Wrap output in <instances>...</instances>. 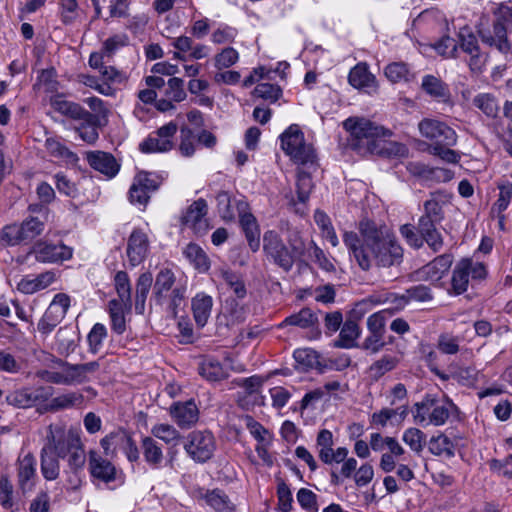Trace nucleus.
<instances>
[{
    "label": "nucleus",
    "instance_id": "obj_1",
    "mask_svg": "<svg viewBox=\"0 0 512 512\" xmlns=\"http://www.w3.org/2000/svg\"><path fill=\"white\" fill-rule=\"evenodd\" d=\"M358 229L365 241V254L368 259V265L360 266L363 271H369L373 266L390 268L402 262L403 249L387 225L363 219L359 222Z\"/></svg>",
    "mask_w": 512,
    "mask_h": 512
},
{
    "label": "nucleus",
    "instance_id": "obj_2",
    "mask_svg": "<svg viewBox=\"0 0 512 512\" xmlns=\"http://www.w3.org/2000/svg\"><path fill=\"white\" fill-rule=\"evenodd\" d=\"M42 449L67 459L72 472L81 470L86 461L85 452L78 432L63 423H53L47 428L46 441Z\"/></svg>",
    "mask_w": 512,
    "mask_h": 512
},
{
    "label": "nucleus",
    "instance_id": "obj_3",
    "mask_svg": "<svg viewBox=\"0 0 512 512\" xmlns=\"http://www.w3.org/2000/svg\"><path fill=\"white\" fill-rule=\"evenodd\" d=\"M287 241L288 246L275 230H267L263 234V252L266 258L286 272L292 269L296 258L304 256L307 249L297 230L290 232Z\"/></svg>",
    "mask_w": 512,
    "mask_h": 512
},
{
    "label": "nucleus",
    "instance_id": "obj_4",
    "mask_svg": "<svg viewBox=\"0 0 512 512\" xmlns=\"http://www.w3.org/2000/svg\"><path fill=\"white\" fill-rule=\"evenodd\" d=\"M343 126L350 133L349 145L361 155L381 154L385 149L383 139L391 136L390 130L364 118H348Z\"/></svg>",
    "mask_w": 512,
    "mask_h": 512
},
{
    "label": "nucleus",
    "instance_id": "obj_5",
    "mask_svg": "<svg viewBox=\"0 0 512 512\" xmlns=\"http://www.w3.org/2000/svg\"><path fill=\"white\" fill-rule=\"evenodd\" d=\"M456 411L457 406L450 399L445 398L440 401L433 395L427 394L422 401L415 403L413 418L415 423L423 427L442 426Z\"/></svg>",
    "mask_w": 512,
    "mask_h": 512
},
{
    "label": "nucleus",
    "instance_id": "obj_6",
    "mask_svg": "<svg viewBox=\"0 0 512 512\" xmlns=\"http://www.w3.org/2000/svg\"><path fill=\"white\" fill-rule=\"evenodd\" d=\"M281 148L290 159L301 166L314 168L316 154L311 144L306 143L298 125L292 124L281 135Z\"/></svg>",
    "mask_w": 512,
    "mask_h": 512
},
{
    "label": "nucleus",
    "instance_id": "obj_7",
    "mask_svg": "<svg viewBox=\"0 0 512 512\" xmlns=\"http://www.w3.org/2000/svg\"><path fill=\"white\" fill-rule=\"evenodd\" d=\"M494 15L495 21L492 30L479 31L481 40L490 47H495L501 53H507L511 47L507 27H512V8L506 4H500Z\"/></svg>",
    "mask_w": 512,
    "mask_h": 512
},
{
    "label": "nucleus",
    "instance_id": "obj_8",
    "mask_svg": "<svg viewBox=\"0 0 512 512\" xmlns=\"http://www.w3.org/2000/svg\"><path fill=\"white\" fill-rule=\"evenodd\" d=\"M45 222L39 216H29L21 223H13L3 227L0 241L6 246L27 243L42 234Z\"/></svg>",
    "mask_w": 512,
    "mask_h": 512
},
{
    "label": "nucleus",
    "instance_id": "obj_9",
    "mask_svg": "<svg viewBox=\"0 0 512 512\" xmlns=\"http://www.w3.org/2000/svg\"><path fill=\"white\" fill-rule=\"evenodd\" d=\"M216 449L214 435L208 430H195L186 437L184 450L197 463L210 460Z\"/></svg>",
    "mask_w": 512,
    "mask_h": 512
},
{
    "label": "nucleus",
    "instance_id": "obj_10",
    "mask_svg": "<svg viewBox=\"0 0 512 512\" xmlns=\"http://www.w3.org/2000/svg\"><path fill=\"white\" fill-rule=\"evenodd\" d=\"M487 270L484 264L473 262L470 259H462L457 263L453 270L451 286L456 295H460L467 291L469 278L484 279Z\"/></svg>",
    "mask_w": 512,
    "mask_h": 512
},
{
    "label": "nucleus",
    "instance_id": "obj_11",
    "mask_svg": "<svg viewBox=\"0 0 512 512\" xmlns=\"http://www.w3.org/2000/svg\"><path fill=\"white\" fill-rule=\"evenodd\" d=\"M161 183L162 178L159 175L150 172H139L134 177L129 189L130 202L145 207L149 202L151 193L155 192Z\"/></svg>",
    "mask_w": 512,
    "mask_h": 512
},
{
    "label": "nucleus",
    "instance_id": "obj_12",
    "mask_svg": "<svg viewBox=\"0 0 512 512\" xmlns=\"http://www.w3.org/2000/svg\"><path fill=\"white\" fill-rule=\"evenodd\" d=\"M30 254L40 263H62L72 258L73 249L62 242L40 240L33 245Z\"/></svg>",
    "mask_w": 512,
    "mask_h": 512
},
{
    "label": "nucleus",
    "instance_id": "obj_13",
    "mask_svg": "<svg viewBox=\"0 0 512 512\" xmlns=\"http://www.w3.org/2000/svg\"><path fill=\"white\" fill-rule=\"evenodd\" d=\"M421 135L434 142V145L454 146L457 142L456 132L446 123L437 119L425 118L418 124Z\"/></svg>",
    "mask_w": 512,
    "mask_h": 512
},
{
    "label": "nucleus",
    "instance_id": "obj_14",
    "mask_svg": "<svg viewBox=\"0 0 512 512\" xmlns=\"http://www.w3.org/2000/svg\"><path fill=\"white\" fill-rule=\"evenodd\" d=\"M69 307L70 297L64 293L56 294L38 322V330L43 334L50 333L64 319Z\"/></svg>",
    "mask_w": 512,
    "mask_h": 512
},
{
    "label": "nucleus",
    "instance_id": "obj_15",
    "mask_svg": "<svg viewBox=\"0 0 512 512\" xmlns=\"http://www.w3.org/2000/svg\"><path fill=\"white\" fill-rule=\"evenodd\" d=\"M177 129V124L174 122L163 125L140 143V150L143 153H161L171 150Z\"/></svg>",
    "mask_w": 512,
    "mask_h": 512
},
{
    "label": "nucleus",
    "instance_id": "obj_16",
    "mask_svg": "<svg viewBox=\"0 0 512 512\" xmlns=\"http://www.w3.org/2000/svg\"><path fill=\"white\" fill-rule=\"evenodd\" d=\"M236 209L248 246L253 252H257L260 248V228L257 219L249 212V205L244 200H237Z\"/></svg>",
    "mask_w": 512,
    "mask_h": 512
},
{
    "label": "nucleus",
    "instance_id": "obj_17",
    "mask_svg": "<svg viewBox=\"0 0 512 512\" xmlns=\"http://www.w3.org/2000/svg\"><path fill=\"white\" fill-rule=\"evenodd\" d=\"M59 365L64 370L66 385L81 384L89 381L91 375L95 374L100 367L97 361L83 364H70L66 361H59Z\"/></svg>",
    "mask_w": 512,
    "mask_h": 512
},
{
    "label": "nucleus",
    "instance_id": "obj_18",
    "mask_svg": "<svg viewBox=\"0 0 512 512\" xmlns=\"http://www.w3.org/2000/svg\"><path fill=\"white\" fill-rule=\"evenodd\" d=\"M149 250L148 236L141 230L135 229L131 233L127 242L126 254L132 267L141 264Z\"/></svg>",
    "mask_w": 512,
    "mask_h": 512
},
{
    "label": "nucleus",
    "instance_id": "obj_19",
    "mask_svg": "<svg viewBox=\"0 0 512 512\" xmlns=\"http://www.w3.org/2000/svg\"><path fill=\"white\" fill-rule=\"evenodd\" d=\"M170 415L182 429L190 428L199 419V409L193 400L175 402L170 406Z\"/></svg>",
    "mask_w": 512,
    "mask_h": 512
},
{
    "label": "nucleus",
    "instance_id": "obj_20",
    "mask_svg": "<svg viewBox=\"0 0 512 512\" xmlns=\"http://www.w3.org/2000/svg\"><path fill=\"white\" fill-rule=\"evenodd\" d=\"M459 39L461 49L470 55L471 70L480 71L486 62V56L480 52L476 36L468 29H461Z\"/></svg>",
    "mask_w": 512,
    "mask_h": 512
},
{
    "label": "nucleus",
    "instance_id": "obj_21",
    "mask_svg": "<svg viewBox=\"0 0 512 512\" xmlns=\"http://www.w3.org/2000/svg\"><path fill=\"white\" fill-rule=\"evenodd\" d=\"M37 461L35 457L28 453L19 458L17 465L18 486L23 493L30 492L37 479Z\"/></svg>",
    "mask_w": 512,
    "mask_h": 512
},
{
    "label": "nucleus",
    "instance_id": "obj_22",
    "mask_svg": "<svg viewBox=\"0 0 512 512\" xmlns=\"http://www.w3.org/2000/svg\"><path fill=\"white\" fill-rule=\"evenodd\" d=\"M207 203L204 199L193 202L182 217L185 226L193 229L196 233H204L207 228Z\"/></svg>",
    "mask_w": 512,
    "mask_h": 512
},
{
    "label": "nucleus",
    "instance_id": "obj_23",
    "mask_svg": "<svg viewBox=\"0 0 512 512\" xmlns=\"http://www.w3.org/2000/svg\"><path fill=\"white\" fill-rule=\"evenodd\" d=\"M87 161L93 169L106 175L108 178L114 177L120 168L112 154L102 151L87 153Z\"/></svg>",
    "mask_w": 512,
    "mask_h": 512
},
{
    "label": "nucleus",
    "instance_id": "obj_24",
    "mask_svg": "<svg viewBox=\"0 0 512 512\" xmlns=\"http://www.w3.org/2000/svg\"><path fill=\"white\" fill-rule=\"evenodd\" d=\"M89 470L94 478L105 483L114 481L116 478V469L107 459L102 458L97 452L89 453Z\"/></svg>",
    "mask_w": 512,
    "mask_h": 512
},
{
    "label": "nucleus",
    "instance_id": "obj_25",
    "mask_svg": "<svg viewBox=\"0 0 512 512\" xmlns=\"http://www.w3.org/2000/svg\"><path fill=\"white\" fill-rule=\"evenodd\" d=\"M55 111L74 120L91 121L94 116L80 104L65 100L62 96H55L51 100Z\"/></svg>",
    "mask_w": 512,
    "mask_h": 512
},
{
    "label": "nucleus",
    "instance_id": "obj_26",
    "mask_svg": "<svg viewBox=\"0 0 512 512\" xmlns=\"http://www.w3.org/2000/svg\"><path fill=\"white\" fill-rule=\"evenodd\" d=\"M199 374L209 382H219L229 377V368L214 357H205L198 367Z\"/></svg>",
    "mask_w": 512,
    "mask_h": 512
},
{
    "label": "nucleus",
    "instance_id": "obj_27",
    "mask_svg": "<svg viewBox=\"0 0 512 512\" xmlns=\"http://www.w3.org/2000/svg\"><path fill=\"white\" fill-rule=\"evenodd\" d=\"M56 280V274L53 271H45L34 277L26 276L17 284V289L24 294H33L46 289Z\"/></svg>",
    "mask_w": 512,
    "mask_h": 512
},
{
    "label": "nucleus",
    "instance_id": "obj_28",
    "mask_svg": "<svg viewBox=\"0 0 512 512\" xmlns=\"http://www.w3.org/2000/svg\"><path fill=\"white\" fill-rule=\"evenodd\" d=\"M212 307V297L204 292H199L192 298L191 308L198 327L203 328L207 324Z\"/></svg>",
    "mask_w": 512,
    "mask_h": 512
},
{
    "label": "nucleus",
    "instance_id": "obj_29",
    "mask_svg": "<svg viewBox=\"0 0 512 512\" xmlns=\"http://www.w3.org/2000/svg\"><path fill=\"white\" fill-rule=\"evenodd\" d=\"M175 282L173 272L168 269L161 270L156 277L152 299L157 305L163 306L166 301V295L171 290Z\"/></svg>",
    "mask_w": 512,
    "mask_h": 512
},
{
    "label": "nucleus",
    "instance_id": "obj_30",
    "mask_svg": "<svg viewBox=\"0 0 512 512\" xmlns=\"http://www.w3.org/2000/svg\"><path fill=\"white\" fill-rule=\"evenodd\" d=\"M422 90L439 102H447L450 98V90L440 78L434 75H425L421 83Z\"/></svg>",
    "mask_w": 512,
    "mask_h": 512
},
{
    "label": "nucleus",
    "instance_id": "obj_31",
    "mask_svg": "<svg viewBox=\"0 0 512 512\" xmlns=\"http://www.w3.org/2000/svg\"><path fill=\"white\" fill-rule=\"evenodd\" d=\"M343 242L359 267L368 265V259L365 254V241L362 237L360 242L357 233L353 231H346L343 235Z\"/></svg>",
    "mask_w": 512,
    "mask_h": 512
},
{
    "label": "nucleus",
    "instance_id": "obj_32",
    "mask_svg": "<svg viewBox=\"0 0 512 512\" xmlns=\"http://www.w3.org/2000/svg\"><path fill=\"white\" fill-rule=\"evenodd\" d=\"M318 323L317 315L310 308H302L299 312L286 317L279 327L296 326L301 329H308L316 326Z\"/></svg>",
    "mask_w": 512,
    "mask_h": 512
},
{
    "label": "nucleus",
    "instance_id": "obj_33",
    "mask_svg": "<svg viewBox=\"0 0 512 512\" xmlns=\"http://www.w3.org/2000/svg\"><path fill=\"white\" fill-rule=\"evenodd\" d=\"M361 334L359 325L353 320H347L344 322L338 340L335 341V347L351 349L358 347L357 339Z\"/></svg>",
    "mask_w": 512,
    "mask_h": 512
},
{
    "label": "nucleus",
    "instance_id": "obj_34",
    "mask_svg": "<svg viewBox=\"0 0 512 512\" xmlns=\"http://www.w3.org/2000/svg\"><path fill=\"white\" fill-rule=\"evenodd\" d=\"M448 202V197L445 193L434 192L431 194L430 199L424 202L423 216L433 219L434 221L441 222L444 218L443 206Z\"/></svg>",
    "mask_w": 512,
    "mask_h": 512
},
{
    "label": "nucleus",
    "instance_id": "obj_35",
    "mask_svg": "<svg viewBox=\"0 0 512 512\" xmlns=\"http://www.w3.org/2000/svg\"><path fill=\"white\" fill-rule=\"evenodd\" d=\"M204 500L216 512H234L235 505L228 495L220 489L209 490L204 495Z\"/></svg>",
    "mask_w": 512,
    "mask_h": 512
},
{
    "label": "nucleus",
    "instance_id": "obj_36",
    "mask_svg": "<svg viewBox=\"0 0 512 512\" xmlns=\"http://www.w3.org/2000/svg\"><path fill=\"white\" fill-rule=\"evenodd\" d=\"M375 81L366 63H358L349 72L348 82L356 89L370 87Z\"/></svg>",
    "mask_w": 512,
    "mask_h": 512
},
{
    "label": "nucleus",
    "instance_id": "obj_37",
    "mask_svg": "<svg viewBox=\"0 0 512 512\" xmlns=\"http://www.w3.org/2000/svg\"><path fill=\"white\" fill-rule=\"evenodd\" d=\"M153 283L152 274L149 272H145L140 274L137 283H136V293H135V310L139 314H143L145 310V302L148 296V293L151 289Z\"/></svg>",
    "mask_w": 512,
    "mask_h": 512
},
{
    "label": "nucleus",
    "instance_id": "obj_38",
    "mask_svg": "<svg viewBox=\"0 0 512 512\" xmlns=\"http://www.w3.org/2000/svg\"><path fill=\"white\" fill-rule=\"evenodd\" d=\"M40 458L41 472L43 477L48 481L57 479L60 472V457L44 449H41Z\"/></svg>",
    "mask_w": 512,
    "mask_h": 512
},
{
    "label": "nucleus",
    "instance_id": "obj_39",
    "mask_svg": "<svg viewBox=\"0 0 512 512\" xmlns=\"http://www.w3.org/2000/svg\"><path fill=\"white\" fill-rule=\"evenodd\" d=\"M432 299L433 295L431 289L426 285L420 284L407 289L405 293L400 296L398 301L399 305L401 307H404L411 301L428 302L431 301Z\"/></svg>",
    "mask_w": 512,
    "mask_h": 512
},
{
    "label": "nucleus",
    "instance_id": "obj_40",
    "mask_svg": "<svg viewBox=\"0 0 512 512\" xmlns=\"http://www.w3.org/2000/svg\"><path fill=\"white\" fill-rule=\"evenodd\" d=\"M185 257L200 272H206L210 267L209 259L204 250L195 243H190L183 251Z\"/></svg>",
    "mask_w": 512,
    "mask_h": 512
},
{
    "label": "nucleus",
    "instance_id": "obj_41",
    "mask_svg": "<svg viewBox=\"0 0 512 512\" xmlns=\"http://www.w3.org/2000/svg\"><path fill=\"white\" fill-rule=\"evenodd\" d=\"M219 274L237 299L242 300L247 296L245 283L238 274L228 269H221Z\"/></svg>",
    "mask_w": 512,
    "mask_h": 512
},
{
    "label": "nucleus",
    "instance_id": "obj_42",
    "mask_svg": "<svg viewBox=\"0 0 512 512\" xmlns=\"http://www.w3.org/2000/svg\"><path fill=\"white\" fill-rule=\"evenodd\" d=\"M429 451L436 456L445 455L447 457H453L455 455V445L446 435L439 434L430 439Z\"/></svg>",
    "mask_w": 512,
    "mask_h": 512
},
{
    "label": "nucleus",
    "instance_id": "obj_43",
    "mask_svg": "<svg viewBox=\"0 0 512 512\" xmlns=\"http://www.w3.org/2000/svg\"><path fill=\"white\" fill-rule=\"evenodd\" d=\"M473 105L489 118H495L499 113L496 98L489 93H481L474 97Z\"/></svg>",
    "mask_w": 512,
    "mask_h": 512
},
{
    "label": "nucleus",
    "instance_id": "obj_44",
    "mask_svg": "<svg viewBox=\"0 0 512 512\" xmlns=\"http://www.w3.org/2000/svg\"><path fill=\"white\" fill-rule=\"evenodd\" d=\"M115 288L121 303L126 308H131V284L128 274L124 271H118L114 277Z\"/></svg>",
    "mask_w": 512,
    "mask_h": 512
},
{
    "label": "nucleus",
    "instance_id": "obj_45",
    "mask_svg": "<svg viewBox=\"0 0 512 512\" xmlns=\"http://www.w3.org/2000/svg\"><path fill=\"white\" fill-rule=\"evenodd\" d=\"M37 399L38 396L29 389L12 391L6 396V402L17 408L31 407Z\"/></svg>",
    "mask_w": 512,
    "mask_h": 512
},
{
    "label": "nucleus",
    "instance_id": "obj_46",
    "mask_svg": "<svg viewBox=\"0 0 512 512\" xmlns=\"http://www.w3.org/2000/svg\"><path fill=\"white\" fill-rule=\"evenodd\" d=\"M84 401V396L78 392H68L58 395L51 400L50 406L54 410L69 409L79 407Z\"/></svg>",
    "mask_w": 512,
    "mask_h": 512
},
{
    "label": "nucleus",
    "instance_id": "obj_47",
    "mask_svg": "<svg viewBox=\"0 0 512 512\" xmlns=\"http://www.w3.org/2000/svg\"><path fill=\"white\" fill-rule=\"evenodd\" d=\"M45 148L47 152L55 158L64 159L69 162L77 160L76 154L70 151L64 144L61 143L60 140L56 138H47L45 141Z\"/></svg>",
    "mask_w": 512,
    "mask_h": 512
},
{
    "label": "nucleus",
    "instance_id": "obj_48",
    "mask_svg": "<svg viewBox=\"0 0 512 512\" xmlns=\"http://www.w3.org/2000/svg\"><path fill=\"white\" fill-rule=\"evenodd\" d=\"M143 455L147 463L159 465L163 460L162 448L151 437H145L142 441Z\"/></svg>",
    "mask_w": 512,
    "mask_h": 512
},
{
    "label": "nucleus",
    "instance_id": "obj_49",
    "mask_svg": "<svg viewBox=\"0 0 512 512\" xmlns=\"http://www.w3.org/2000/svg\"><path fill=\"white\" fill-rule=\"evenodd\" d=\"M217 210L221 218L225 221H232L235 219L236 203H232L231 196L225 191H221L216 196Z\"/></svg>",
    "mask_w": 512,
    "mask_h": 512
},
{
    "label": "nucleus",
    "instance_id": "obj_50",
    "mask_svg": "<svg viewBox=\"0 0 512 512\" xmlns=\"http://www.w3.org/2000/svg\"><path fill=\"white\" fill-rule=\"evenodd\" d=\"M397 364V357L391 355H384L370 366V375L374 380H378L387 372L392 371L397 366Z\"/></svg>",
    "mask_w": 512,
    "mask_h": 512
},
{
    "label": "nucleus",
    "instance_id": "obj_51",
    "mask_svg": "<svg viewBox=\"0 0 512 512\" xmlns=\"http://www.w3.org/2000/svg\"><path fill=\"white\" fill-rule=\"evenodd\" d=\"M297 197L300 203H305L313 188L312 178L309 172L299 169L297 173Z\"/></svg>",
    "mask_w": 512,
    "mask_h": 512
},
{
    "label": "nucleus",
    "instance_id": "obj_52",
    "mask_svg": "<svg viewBox=\"0 0 512 512\" xmlns=\"http://www.w3.org/2000/svg\"><path fill=\"white\" fill-rule=\"evenodd\" d=\"M385 76L392 83L409 81L410 71L407 64L403 62L390 63L385 68Z\"/></svg>",
    "mask_w": 512,
    "mask_h": 512
},
{
    "label": "nucleus",
    "instance_id": "obj_53",
    "mask_svg": "<svg viewBox=\"0 0 512 512\" xmlns=\"http://www.w3.org/2000/svg\"><path fill=\"white\" fill-rule=\"evenodd\" d=\"M425 434L418 428H409L404 431L402 440L410 449L416 453H420L425 444Z\"/></svg>",
    "mask_w": 512,
    "mask_h": 512
},
{
    "label": "nucleus",
    "instance_id": "obj_54",
    "mask_svg": "<svg viewBox=\"0 0 512 512\" xmlns=\"http://www.w3.org/2000/svg\"><path fill=\"white\" fill-rule=\"evenodd\" d=\"M152 434L166 442L167 444H177L181 439V435L178 430L169 424H158L152 428Z\"/></svg>",
    "mask_w": 512,
    "mask_h": 512
},
{
    "label": "nucleus",
    "instance_id": "obj_55",
    "mask_svg": "<svg viewBox=\"0 0 512 512\" xmlns=\"http://www.w3.org/2000/svg\"><path fill=\"white\" fill-rule=\"evenodd\" d=\"M165 96L173 100L174 102H182L186 99L187 94L184 89V80L178 77H172L167 82V88L165 89Z\"/></svg>",
    "mask_w": 512,
    "mask_h": 512
},
{
    "label": "nucleus",
    "instance_id": "obj_56",
    "mask_svg": "<svg viewBox=\"0 0 512 512\" xmlns=\"http://www.w3.org/2000/svg\"><path fill=\"white\" fill-rule=\"evenodd\" d=\"M253 94L261 99L276 102L282 95V90L278 85L271 83H260L254 88Z\"/></svg>",
    "mask_w": 512,
    "mask_h": 512
},
{
    "label": "nucleus",
    "instance_id": "obj_57",
    "mask_svg": "<svg viewBox=\"0 0 512 512\" xmlns=\"http://www.w3.org/2000/svg\"><path fill=\"white\" fill-rule=\"evenodd\" d=\"M111 327L117 334H122L126 329L123 309L116 300L109 302Z\"/></svg>",
    "mask_w": 512,
    "mask_h": 512
},
{
    "label": "nucleus",
    "instance_id": "obj_58",
    "mask_svg": "<svg viewBox=\"0 0 512 512\" xmlns=\"http://www.w3.org/2000/svg\"><path fill=\"white\" fill-rule=\"evenodd\" d=\"M185 292L184 287H175L172 289L169 298L166 297L164 304L174 317L177 316L179 309L185 304Z\"/></svg>",
    "mask_w": 512,
    "mask_h": 512
},
{
    "label": "nucleus",
    "instance_id": "obj_59",
    "mask_svg": "<svg viewBox=\"0 0 512 512\" xmlns=\"http://www.w3.org/2000/svg\"><path fill=\"white\" fill-rule=\"evenodd\" d=\"M107 336V329L101 323H96L88 334V343L90 351L97 353L102 347L103 341Z\"/></svg>",
    "mask_w": 512,
    "mask_h": 512
},
{
    "label": "nucleus",
    "instance_id": "obj_60",
    "mask_svg": "<svg viewBox=\"0 0 512 512\" xmlns=\"http://www.w3.org/2000/svg\"><path fill=\"white\" fill-rule=\"evenodd\" d=\"M239 59L238 52L232 48H224L220 53L215 55L214 62L217 69L229 68Z\"/></svg>",
    "mask_w": 512,
    "mask_h": 512
},
{
    "label": "nucleus",
    "instance_id": "obj_61",
    "mask_svg": "<svg viewBox=\"0 0 512 512\" xmlns=\"http://www.w3.org/2000/svg\"><path fill=\"white\" fill-rule=\"evenodd\" d=\"M295 361L304 368H313L319 363V355L310 348L296 349L293 353Z\"/></svg>",
    "mask_w": 512,
    "mask_h": 512
},
{
    "label": "nucleus",
    "instance_id": "obj_62",
    "mask_svg": "<svg viewBox=\"0 0 512 512\" xmlns=\"http://www.w3.org/2000/svg\"><path fill=\"white\" fill-rule=\"evenodd\" d=\"M512 198V184L499 185L498 199L492 207V212L501 214L507 209Z\"/></svg>",
    "mask_w": 512,
    "mask_h": 512
},
{
    "label": "nucleus",
    "instance_id": "obj_63",
    "mask_svg": "<svg viewBox=\"0 0 512 512\" xmlns=\"http://www.w3.org/2000/svg\"><path fill=\"white\" fill-rule=\"evenodd\" d=\"M316 446L320 460H327V453L333 449L332 432L327 429L321 430L317 435Z\"/></svg>",
    "mask_w": 512,
    "mask_h": 512
},
{
    "label": "nucleus",
    "instance_id": "obj_64",
    "mask_svg": "<svg viewBox=\"0 0 512 512\" xmlns=\"http://www.w3.org/2000/svg\"><path fill=\"white\" fill-rule=\"evenodd\" d=\"M459 337L441 334L438 338L437 348L444 354L453 355L459 351Z\"/></svg>",
    "mask_w": 512,
    "mask_h": 512
}]
</instances>
